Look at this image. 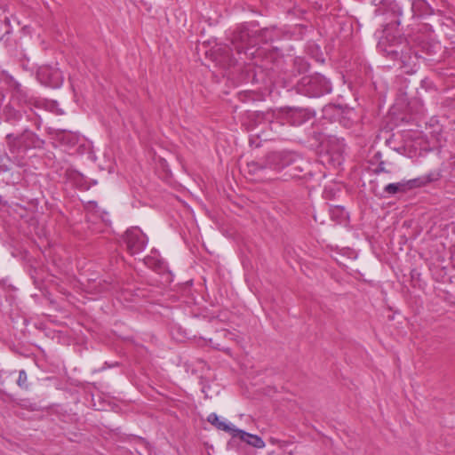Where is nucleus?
<instances>
[{
    "mask_svg": "<svg viewBox=\"0 0 455 455\" xmlns=\"http://www.w3.org/2000/svg\"><path fill=\"white\" fill-rule=\"evenodd\" d=\"M308 68H309V64L304 58L296 57L293 60V69L298 74H303V73L307 72Z\"/></svg>",
    "mask_w": 455,
    "mask_h": 455,
    "instance_id": "obj_16",
    "label": "nucleus"
},
{
    "mask_svg": "<svg viewBox=\"0 0 455 455\" xmlns=\"http://www.w3.org/2000/svg\"><path fill=\"white\" fill-rule=\"evenodd\" d=\"M283 152H270L259 161L247 164V173L254 180L263 181L272 179L269 172H281Z\"/></svg>",
    "mask_w": 455,
    "mask_h": 455,
    "instance_id": "obj_2",
    "label": "nucleus"
},
{
    "mask_svg": "<svg viewBox=\"0 0 455 455\" xmlns=\"http://www.w3.org/2000/svg\"><path fill=\"white\" fill-rule=\"evenodd\" d=\"M36 126H37V128H39V127H40V122H37V123H36Z\"/></svg>",
    "mask_w": 455,
    "mask_h": 455,
    "instance_id": "obj_27",
    "label": "nucleus"
},
{
    "mask_svg": "<svg viewBox=\"0 0 455 455\" xmlns=\"http://www.w3.org/2000/svg\"><path fill=\"white\" fill-rule=\"evenodd\" d=\"M218 429L220 430H222V431H225V432H228L229 434H231V435L234 437V434H235V430H238L237 428H234L232 427L231 426H229L228 424L221 421L220 423H219V426L217 427Z\"/></svg>",
    "mask_w": 455,
    "mask_h": 455,
    "instance_id": "obj_21",
    "label": "nucleus"
},
{
    "mask_svg": "<svg viewBox=\"0 0 455 455\" xmlns=\"http://www.w3.org/2000/svg\"><path fill=\"white\" fill-rule=\"evenodd\" d=\"M36 76L41 84L52 88L60 87L63 81L62 73L49 66L40 67Z\"/></svg>",
    "mask_w": 455,
    "mask_h": 455,
    "instance_id": "obj_9",
    "label": "nucleus"
},
{
    "mask_svg": "<svg viewBox=\"0 0 455 455\" xmlns=\"http://www.w3.org/2000/svg\"><path fill=\"white\" fill-rule=\"evenodd\" d=\"M400 23L399 18L396 17L384 26V35L378 43V49L405 73L413 74L417 71L420 57L412 50L405 37L392 34V30Z\"/></svg>",
    "mask_w": 455,
    "mask_h": 455,
    "instance_id": "obj_1",
    "label": "nucleus"
},
{
    "mask_svg": "<svg viewBox=\"0 0 455 455\" xmlns=\"http://www.w3.org/2000/svg\"><path fill=\"white\" fill-rule=\"evenodd\" d=\"M144 264L154 271L163 274L167 271L166 263L160 258L157 251H152L150 255L144 258Z\"/></svg>",
    "mask_w": 455,
    "mask_h": 455,
    "instance_id": "obj_13",
    "label": "nucleus"
},
{
    "mask_svg": "<svg viewBox=\"0 0 455 455\" xmlns=\"http://www.w3.org/2000/svg\"><path fill=\"white\" fill-rule=\"evenodd\" d=\"M143 244H144V245L146 244V241H145V240H144V242H143Z\"/></svg>",
    "mask_w": 455,
    "mask_h": 455,
    "instance_id": "obj_28",
    "label": "nucleus"
},
{
    "mask_svg": "<svg viewBox=\"0 0 455 455\" xmlns=\"http://www.w3.org/2000/svg\"><path fill=\"white\" fill-rule=\"evenodd\" d=\"M218 429L220 430H222V431H225V432H228L229 434H231V435L234 437V434H235V430H238L237 428H234L232 427L231 426H229L228 424L221 421L220 423H219V426L217 427Z\"/></svg>",
    "mask_w": 455,
    "mask_h": 455,
    "instance_id": "obj_22",
    "label": "nucleus"
},
{
    "mask_svg": "<svg viewBox=\"0 0 455 455\" xmlns=\"http://www.w3.org/2000/svg\"><path fill=\"white\" fill-rule=\"evenodd\" d=\"M381 158V153L380 152H377L374 156H373V159L376 160V161H379V164L377 166V168L374 170V172L375 173H379V172H389V171H387L384 167V164H385V162L384 161H381L380 160Z\"/></svg>",
    "mask_w": 455,
    "mask_h": 455,
    "instance_id": "obj_20",
    "label": "nucleus"
},
{
    "mask_svg": "<svg viewBox=\"0 0 455 455\" xmlns=\"http://www.w3.org/2000/svg\"><path fill=\"white\" fill-rule=\"evenodd\" d=\"M384 3V0H372V4L375 5V6H378V5H380Z\"/></svg>",
    "mask_w": 455,
    "mask_h": 455,
    "instance_id": "obj_25",
    "label": "nucleus"
},
{
    "mask_svg": "<svg viewBox=\"0 0 455 455\" xmlns=\"http://www.w3.org/2000/svg\"><path fill=\"white\" fill-rule=\"evenodd\" d=\"M20 101V95L17 94L12 98V102L6 104L1 109V119L4 118L6 122L15 123L21 119V112L14 108V104Z\"/></svg>",
    "mask_w": 455,
    "mask_h": 455,
    "instance_id": "obj_12",
    "label": "nucleus"
},
{
    "mask_svg": "<svg viewBox=\"0 0 455 455\" xmlns=\"http://www.w3.org/2000/svg\"><path fill=\"white\" fill-rule=\"evenodd\" d=\"M237 337L238 336L235 332L229 331L228 330H226V329H223V330H220V331H217L216 334L214 335L213 339H210V342L212 344V346L215 348H217L219 350H222V351H224L227 354H229L230 353V349L228 348V347H224L218 341L221 338H225V339H229V340H236Z\"/></svg>",
    "mask_w": 455,
    "mask_h": 455,
    "instance_id": "obj_15",
    "label": "nucleus"
},
{
    "mask_svg": "<svg viewBox=\"0 0 455 455\" xmlns=\"http://www.w3.org/2000/svg\"><path fill=\"white\" fill-rule=\"evenodd\" d=\"M6 144L12 153L26 151L30 148H41L44 141L35 132L25 129L20 134L8 133L5 137Z\"/></svg>",
    "mask_w": 455,
    "mask_h": 455,
    "instance_id": "obj_4",
    "label": "nucleus"
},
{
    "mask_svg": "<svg viewBox=\"0 0 455 455\" xmlns=\"http://www.w3.org/2000/svg\"><path fill=\"white\" fill-rule=\"evenodd\" d=\"M140 230L138 228H132L125 232L124 242L126 243L127 250L132 255L138 254L140 251Z\"/></svg>",
    "mask_w": 455,
    "mask_h": 455,
    "instance_id": "obj_11",
    "label": "nucleus"
},
{
    "mask_svg": "<svg viewBox=\"0 0 455 455\" xmlns=\"http://www.w3.org/2000/svg\"><path fill=\"white\" fill-rule=\"evenodd\" d=\"M208 422H210L212 425L215 426L216 427L219 426V423L221 421L219 419V417L216 413H211L207 418Z\"/></svg>",
    "mask_w": 455,
    "mask_h": 455,
    "instance_id": "obj_24",
    "label": "nucleus"
},
{
    "mask_svg": "<svg viewBox=\"0 0 455 455\" xmlns=\"http://www.w3.org/2000/svg\"><path fill=\"white\" fill-rule=\"evenodd\" d=\"M406 185L403 183H391L385 187L384 191L390 195H395L399 192H404Z\"/></svg>",
    "mask_w": 455,
    "mask_h": 455,
    "instance_id": "obj_17",
    "label": "nucleus"
},
{
    "mask_svg": "<svg viewBox=\"0 0 455 455\" xmlns=\"http://www.w3.org/2000/svg\"><path fill=\"white\" fill-rule=\"evenodd\" d=\"M160 153H157L154 148H151L148 150V155L156 164V170L161 172L164 178H168L171 176L172 172L167 164V158L164 155L171 156V154L162 148H160Z\"/></svg>",
    "mask_w": 455,
    "mask_h": 455,
    "instance_id": "obj_10",
    "label": "nucleus"
},
{
    "mask_svg": "<svg viewBox=\"0 0 455 455\" xmlns=\"http://www.w3.org/2000/svg\"><path fill=\"white\" fill-rule=\"evenodd\" d=\"M235 434H234V437H238L241 441L246 443L247 444L258 449L265 447V442L259 435L247 433L241 429L235 430Z\"/></svg>",
    "mask_w": 455,
    "mask_h": 455,
    "instance_id": "obj_14",
    "label": "nucleus"
},
{
    "mask_svg": "<svg viewBox=\"0 0 455 455\" xmlns=\"http://www.w3.org/2000/svg\"><path fill=\"white\" fill-rule=\"evenodd\" d=\"M270 30L268 28H263L260 30L253 29L252 34L255 35V39L257 40V44L259 42L267 43L271 40V37L268 36Z\"/></svg>",
    "mask_w": 455,
    "mask_h": 455,
    "instance_id": "obj_18",
    "label": "nucleus"
},
{
    "mask_svg": "<svg viewBox=\"0 0 455 455\" xmlns=\"http://www.w3.org/2000/svg\"><path fill=\"white\" fill-rule=\"evenodd\" d=\"M17 385L22 389L28 388V375L24 370L19 371V378L17 379Z\"/></svg>",
    "mask_w": 455,
    "mask_h": 455,
    "instance_id": "obj_19",
    "label": "nucleus"
},
{
    "mask_svg": "<svg viewBox=\"0 0 455 455\" xmlns=\"http://www.w3.org/2000/svg\"><path fill=\"white\" fill-rule=\"evenodd\" d=\"M312 117L313 114L310 110L300 108H282L277 114L278 119L282 122H287L291 125H300Z\"/></svg>",
    "mask_w": 455,
    "mask_h": 455,
    "instance_id": "obj_7",
    "label": "nucleus"
},
{
    "mask_svg": "<svg viewBox=\"0 0 455 455\" xmlns=\"http://www.w3.org/2000/svg\"><path fill=\"white\" fill-rule=\"evenodd\" d=\"M261 116H262V119H264L265 121L269 122L270 129L272 130L274 128L273 125L275 124L274 122H273V118L275 116V113L272 112V111H267L266 113H261Z\"/></svg>",
    "mask_w": 455,
    "mask_h": 455,
    "instance_id": "obj_23",
    "label": "nucleus"
},
{
    "mask_svg": "<svg viewBox=\"0 0 455 455\" xmlns=\"http://www.w3.org/2000/svg\"><path fill=\"white\" fill-rule=\"evenodd\" d=\"M204 54L222 68H226L235 65V59L227 45H217L210 51L205 50Z\"/></svg>",
    "mask_w": 455,
    "mask_h": 455,
    "instance_id": "obj_8",
    "label": "nucleus"
},
{
    "mask_svg": "<svg viewBox=\"0 0 455 455\" xmlns=\"http://www.w3.org/2000/svg\"><path fill=\"white\" fill-rule=\"evenodd\" d=\"M421 85H422L423 87H425V86L427 85V80H426V79H423V80L421 81Z\"/></svg>",
    "mask_w": 455,
    "mask_h": 455,
    "instance_id": "obj_26",
    "label": "nucleus"
},
{
    "mask_svg": "<svg viewBox=\"0 0 455 455\" xmlns=\"http://www.w3.org/2000/svg\"><path fill=\"white\" fill-rule=\"evenodd\" d=\"M306 163L299 156L289 152H283L281 171H284L283 176L291 179H301L305 175Z\"/></svg>",
    "mask_w": 455,
    "mask_h": 455,
    "instance_id": "obj_5",
    "label": "nucleus"
},
{
    "mask_svg": "<svg viewBox=\"0 0 455 455\" xmlns=\"http://www.w3.org/2000/svg\"><path fill=\"white\" fill-rule=\"evenodd\" d=\"M253 28H249L247 25L239 26L233 33L231 37V44L237 53H242L249 47H253L257 44L255 35L252 34Z\"/></svg>",
    "mask_w": 455,
    "mask_h": 455,
    "instance_id": "obj_6",
    "label": "nucleus"
},
{
    "mask_svg": "<svg viewBox=\"0 0 455 455\" xmlns=\"http://www.w3.org/2000/svg\"><path fill=\"white\" fill-rule=\"evenodd\" d=\"M299 93L308 97H321L331 92V84L321 74L303 76L296 84Z\"/></svg>",
    "mask_w": 455,
    "mask_h": 455,
    "instance_id": "obj_3",
    "label": "nucleus"
}]
</instances>
